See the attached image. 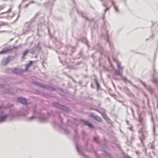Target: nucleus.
<instances>
[{
    "instance_id": "f257e3e1",
    "label": "nucleus",
    "mask_w": 158,
    "mask_h": 158,
    "mask_svg": "<svg viewBox=\"0 0 158 158\" xmlns=\"http://www.w3.org/2000/svg\"><path fill=\"white\" fill-rule=\"evenodd\" d=\"M33 115L31 117H27V119L28 121H31L34 120L36 118H38L39 120L42 122H46L49 117L51 115L50 112H48L47 113H43L41 111H38L37 110L34 108L33 111Z\"/></svg>"
},
{
    "instance_id": "f03ea898",
    "label": "nucleus",
    "mask_w": 158,
    "mask_h": 158,
    "mask_svg": "<svg viewBox=\"0 0 158 158\" xmlns=\"http://www.w3.org/2000/svg\"><path fill=\"white\" fill-rule=\"evenodd\" d=\"M138 121L139 123V125L142 127L139 131V137L141 142L143 143V140L145 139L147 136L146 124L143 118L141 117L140 115H139Z\"/></svg>"
},
{
    "instance_id": "7ed1b4c3",
    "label": "nucleus",
    "mask_w": 158,
    "mask_h": 158,
    "mask_svg": "<svg viewBox=\"0 0 158 158\" xmlns=\"http://www.w3.org/2000/svg\"><path fill=\"white\" fill-rule=\"evenodd\" d=\"M42 49V47L40 45V42L36 44H35L34 46L31 49L30 52L32 54H38L41 51Z\"/></svg>"
},
{
    "instance_id": "20e7f679",
    "label": "nucleus",
    "mask_w": 158,
    "mask_h": 158,
    "mask_svg": "<svg viewBox=\"0 0 158 158\" xmlns=\"http://www.w3.org/2000/svg\"><path fill=\"white\" fill-rule=\"evenodd\" d=\"M1 108L2 107L0 106V123L5 122L9 116L8 114L5 113V110H1Z\"/></svg>"
},
{
    "instance_id": "39448f33",
    "label": "nucleus",
    "mask_w": 158,
    "mask_h": 158,
    "mask_svg": "<svg viewBox=\"0 0 158 158\" xmlns=\"http://www.w3.org/2000/svg\"><path fill=\"white\" fill-rule=\"evenodd\" d=\"M52 105L57 108L64 111H68L69 110V109L68 107L64 105H61L58 102H54L52 103Z\"/></svg>"
},
{
    "instance_id": "423d86ee",
    "label": "nucleus",
    "mask_w": 158,
    "mask_h": 158,
    "mask_svg": "<svg viewBox=\"0 0 158 158\" xmlns=\"http://www.w3.org/2000/svg\"><path fill=\"white\" fill-rule=\"evenodd\" d=\"M19 47V46H13L11 47L3 49L0 51V54H7L10 53L12 52L13 49L18 48Z\"/></svg>"
},
{
    "instance_id": "0eeeda50",
    "label": "nucleus",
    "mask_w": 158,
    "mask_h": 158,
    "mask_svg": "<svg viewBox=\"0 0 158 158\" xmlns=\"http://www.w3.org/2000/svg\"><path fill=\"white\" fill-rule=\"evenodd\" d=\"M106 35H105V34L103 33H102V35L103 36L105 37L106 41L109 44L111 50H113L114 49V47L113 44L111 43L109 39L108 31H106Z\"/></svg>"
},
{
    "instance_id": "6e6552de",
    "label": "nucleus",
    "mask_w": 158,
    "mask_h": 158,
    "mask_svg": "<svg viewBox=\"0 0 158 158\" xmlns=\"http://www.w3.org/2000/svg\"><path fill=\"white\" fill-rule=\"evenodd\" d=\"M78 122L81 123V124L83 125H87L89 128L92 129H94V126L90 123L85 120L82 119H81L78 120Z\"/></svg>"
},
{
    "instance_id": "1a4fd4ad",
    "label": "nucleus",
    "mask_w": 158,
    "mask_h": 158,
    "mask_svg": "<svg viewBox=\"0 0 158 158\" xmlns=\"http://www.w3.org/2000/svg\"><path fill=\"white\" fill-rule=\"evenodd\" d=\"M140 81L143 85L148 91L150 92L151 94H154V90L153 88L149 85H147L145 82L141 80H140Z\"/></svg>"
},
{
    "instance_id": "9d476101",
    "label": "nucleus",
    "mask_w": 158,
    "mask_h": 158,
    "mask_svg": "<svg viewBox=\"0 0 158 158\" xmlns=\"http://www.w3.org/2000/svg\"><path fill=\"white\" fill-rule=\"evenodd\" d=\"M114 74L120 76L121 77L122 79L125 82L127 83V82H129V80H127V78L126 77L123 76L121 70H119V69H115V70Z\"/></svg>"
},
{
    "instance_id": "9b49d317",
    "label": "nucleus",
    "mask_w": 158,
    "mask_h": 158,
    "mask_svg": "<svg viewBox=\"0 0 158 158\" xmlns=\"http://www.w3.org/2000/svg\"><path fill=\"white\" fill-rule=\"evenodd\" d=\"M48 89L51 91L57 90L58 91V93L60 94H63V90L62 88H56L53 87L51 85H49V86L48 87Z\"/></svg>"
},
{
    "instance_id": "f8f14e48",
    "label": "nucleus",
    "mask_w": 158,
    "mask_h": 158,
    "mask_svg": "<svg viewBox=\"0 0 158 158\" xmlns=\"http://www.w3.org/2000/svg\"><path fill=\"white\" fill-rule=\"evenodd\" d=\"M8 114L9 116L11 118L18 116V110L15 109L11 110Z\"/></svg>"
},
{
    "instance_id": "ddd939ff",
    "label": "nucleus",
    "mask_w": 158,
    "mask_h": 158,
    "mask_svg": "<svg viewBox=\"0 0 158 158\" xmlns=\"http://www.w3.org/2000/svg\"><path fill=\"white\" fill-rule=\"evenodd\" d=\"M28 112L27 109L22 108L19 110H18L19 116H25Z\"/></svg>"
},
{
    "instance_id": "4468645a",
    "label": "nucleus",
    "mask_w": 158,
    "mask_h": 158,
    "mask_svg": "<svg viewBox=\"0 0 158 158\" xmlns=\"http://www.w3.org/2000/svg\"><path fill=\"white\" fill-rule=\"evenodd\" d=\"M18 101L23 105H27L28 104L27 99L24 98L19 97L17 98Z\"/></svg>"
},
{
    "instance_id": "2eb2a0df",
    "label": "nucleus",
    "mask_w": 158,
    "mask_h": 158,
    "mask_svg": "<svg viewBox=\"0 0 158 158\" xmlns=\"http://www.w3.org/2000/svg\"><path fill=\"white\" fill-rule=\"evenodd\" d=\"M24 70L22 69L15 68L11 69V72L15 74H20L24 72Z\"/></svg>"
},
{
    "instance_id": "dca6fc26",
    "label": "nucleus",
    "mask_w": 158,
    "mask_h": 158,
    "mask_svg": "<svg viewBox=\"0 0 158 158\" xmlns=\"http://www.w3.org/2000/svg\"><path fill=\"white\" fill-rule=\"evenodd\" d=\"M32 82L33 84H34L36 85L39 86L42 88H46L47 89L48 87L49 86L48 85H42L41 83H38L37 81H32Z\"/></svg>"
},
{
    "instance_id": "f3484780",
    "label": "nucleus",
    "mask_w": 158,
    "mask_h": 158,
    "mask_svg": "<svg viewBox=\"0 0 158 158\" xmlns=\"http://www.w3.org/2000/svg\"><path fill=\"white\" fill-rule=\"evenodd\" d=\"M96 110L99 112L102 115L103 118L107 121H109V118L107 117V116L105 114V113L103 112H102L98 109H96Z\"/></svg>"
},
{
    "instance_id": "a211bd4d",
    "label": "nucleus",
    "mask_w": 158,
    "mask_h": 158,
    "mask_svg": "<svg viewBox=\"0 0 158 158\" xmlns=\"http://www.w3.org/2000/svg\"><path fill=\"white\" fill-rule=\"evenodd\" d=\"M11 56H8L6 58H5L2 60V63L4 65H6L11 60Z\"/></svg>"
},
{
    "instance_id": "6ab92c4d",
    "label": "nucleus",
    "mask_w": 158,
    "mask_h": 158,
    "mask_svg": "<svg viewBox=\"0 0 158 158\" xmlns=\"http://www.w3.org/2000/svg\"><path fill=\"white\" fill-rule=\"evenodd\" d=\"M151 121L153 124V131L154 134L155 135L156 130V126L155 123V122L154 119L153 117L152 116Z\"/></svg>"
},
{
    "instance_id": "aec40b11",
    "label": "nucleus",
    "mask_w": 158,
    "mask_h": 158,
    "mask_svg": "<svg viewBox=\"0 0 158 158\" xmlns=\"http://www.w3.org/2000/svg\"><path fill=\"white\" fill-rule=\"evenodd\" d=\"M95 47L100 52L101 54H103V49L102 46L100 44H98Z\"/></svg>"
},
{
    "instance_id": "412c9836",
    "label": "nucleus",
    "mask_w": 158,
    "mask_h": 158,
    "mask_svg": "<svg viewBox=\"0 0 158 158\" xmlns=\"http://www.w3.org/2000/svg\"><path fill=\"white\" fill-rule=\"evenodd\" d=\"M112 3V4L113 6L114 9L115 10L118 12L119 11V9L118 7L115 5V2L113 0H109Z\"/></svg>"
},
{
    "instance_id": "4be33fe9",
    "label": "nucleus",
    "mask_w": 158,
    "mask_h": 158,
    "mask_svg": "<svg viewBox=\"0 0 158 158\" xmlns=\"http://www.w3.org/2000/svg\"><path fill=\"white\" fill-rule=\"evenodd\" d=\"M29 52V49H27L25 50L23 53L22 58L23 59H24L25 56H26L27 53Z\"/></svg>"
},
{
    "instance_id": "5701e85b",
    "label": "nucleus",
    "mask_w": 158,
    "mask_h": 158,
    "mask_svg": "<svg viewBox=\"0 0 158 158\" xmlns=\"http://www.w3.org/2000/svg\"><path fill=\"white\" fill-rule=\"evenodd\" d=\"M94 81L95 82L96 85L97 89H99L100 88V86L99 85V84L98 81L97 80V79L96 78H94Z\"/></svg>"
},
{
    "instance_id": "b1692460",
    "label": "nucleus",
    "mask_w": 158,
    "mask_h": 158,
    "mask_svg": "<svg viewBox=\"0 0 158 158\" xmlns=\"http://www.w3.org/2000/svg\"><path fill=\"white\" fill-rule=\"evenodd\" d=\"M30 26L28 25L27 27V28L26 29H24L23 31L22 34L23 35H25L27 34V32L28 31Z\"/></svg>"
},
{
    "instance_id": "393cba45",
    "label": "nucleus",
    "mask_w": 158,
    "mask_h": 158,
    "mask_svg": "<svg viewBox=\"0 0 158 158\" xmlns=\"http://www.w3.org/2000/svg\"><path fill=\"white\" fill-rule=\"evenodd\" d=\"M116 62H117V67H118V69L121 70V69H122L123 68L120 65L119 62L118 61V60H116Z\"/></svg>"
},
{
    "instance_id": "a878e982",
    "label": "nucleus",
    "mask_w": 158,
    "mask_h": 158,
    "mask_svg": "<svg viewBox=\"0 0 158 158\" xmlns=\"http://www.w3.org/2000/svg\"><path fill=\"white\" fill-rule=\"evenodd\" d=\"M33 63V61L32 60H30L29 63L27 64L26 66V69H27Z\"/></svg>"
},
{
    "instance_id": "bb28decb",
    "label": "nucleus",
    "mask_w": 158,
    "mask_h": 158,
    "mask_svg": "<svg viewBox=\"0 0 158 158\" xmlns=\"http://www.w3.org/2000/svg\"><path fill=\"white\" fill-rule=\"evenodd\" d=\"M4 25L9 26V24L8 22H3L2 23H0V27Z\"/></svg>"
},
{
    "instance_id": "cd10ccee",
    "label": "nucleus",
    "mask_w": 158,
    "mask_h": 158,
    "mask_svg": "<svg viewBox=\"0 0 158 158\" xmlns=\"http://www.w3.org/2000/svg\"><path fill=\"white\" fill-rule=\"evenodd\" d=\"M80 14H81V15L82 16V17L85 18L86 20H89V18H88V17L86 16H85L84 14L82 12H80Z\"/></svg>"
},
{
    "instance_id": "c85d7f7f",
    "label": "nucleus",
    "mask_w": 158,
    "mask_h": 158,
    "mask_svg": "<svg viewBox=\"0 0 158 158\" xmlns=\"http://www.w3.org/2000/svg\"><path fill=\"white\" fill-rule=\"evenodd\" d=\"M93 118H94V119L98 121L99 122H101V119L99 118V117L97 115H95V116Z\"/></svg>"
},
{
    "instance_id": "c756f323",
    "label": "nucleus",
    "mask_w": 158,
    "mask_h": 158,
    "mask_svg": "<svg viewBox=\"0 0 158 158\" xmlns=\"http://www.w3.org/2000/svg\"><path fill=\"white\" fill-rule=\"evenodd\" d=\"M63 130L65 134H68L69 133L70 131L69 130L67 129L64 128L63 129Z\"/></svg>"
},
{
    "instance_id": "7c9ffc66",
    "label": "nucleus",
    "mask_w": 158,
    "mask_h": 158,
    "mask_svg": "<svg viewBox=\"0 0 158 158\" xmlns=\"http://www.w3.org/2000/svg\"><path fill=\"white\" fill-rule=\"evenodd\" d=\"M3 93L12 94L13 93V92L12 91L10 90H6V91H4Z\"/></svg>"
},
{
    "instance_id": "2f4dec72",
    "label": "nucleus",
    "mask_w": 158,
    "mask_h": 158,
    "mask_svg": "<svg viewBox=\"0 0 158 158\" xmlns=\"http://www.w3.org/2000/svg\"><path fill=\"white\" fill-rule=\"evenodd\" d=\"M81 134L83 136V139L84 140H85V137L86 136L85 133L84 131H81Z\"/></svg>"
},
{
    "instance_id": "473e14b6",
    "label": "nucleus",
    "mask_w": 158,
    "mask_h": 158,
    "mask_svg": "<svg viewBox=\"0 0 158 158\" xmlns=\"http://www.w3.org/2000/svg\"><path fill=\"white\" fill-rule=\"evenodd\" d=\"M148 146L150 147V148L152 149H153L155 148L154 146L151 143H150L148 144Z\"/></svg>"
},
{
    "instance_id": "72a5a7b5",
    "label": "nucleus",
    "mask_w": 158,
    "mask_h": 158,
    "mask_svg": "<svg viewBox=\"0 0 158 158\" xmlns=\"http://www.w3.org/2000/svg\"><path fill=\"white\" fill-rule=\"evenodd\" d=\"M39 14V13H37L35 15V16H34V17L31 20V22H33L35 21V18Z\"/></svg>"
},
{
    "instance_id": "f704fd0d",
    "label": "nucleus",
    "mask_w": 158,
    "mask_h": 158,
    "mask_svg": "<svg viewBox=\"0 0 158 158\" xmlns=\"http://www.w3.org/2000/svg\"><path fill=\"white\" fill-rule=\"evenodd\" d=\"M44 96L47 98H48L50 97V94L47 93H45L44 94Z\"/></svg>"
},
{
    "instance_id": "c9c22d12",
    "label": "nucleus",
    "mask_w": 158,
    "mask_h": 158,
    "mask_svg": "<svg viewBox=\"0 0 158 158\" xmlns=\"http://www.w3.org/2000/svg\"><path fill=\"white\" fill-rule=\"evenodd\" d=\"M94 140L96 142H98V138L97 137H94Z\"/></svg>"
},
{
    "instance_id": "e433bc0d",
    "label": "nucleus",
    "mask_w": 158,
    "mask_h": 158,
    "mask_svg": "<svg viewBox=\"0 0 158 158\" xmlns=\"http://www.w3.org/2000/svg\"><path fill=\"white\" fill-rule=\"evenodd\" d=\"M34 3V1L33 0L29 2V3L26 4L25 6L27 7L31 3Z\"/></svg>"
},
{
    "instance_id": "4c0bfd02",
    "label": "nucleus",
    "mask_w": 158,
    "mask_h": 158,
    "mask_svg": "<svg viewBox=\"0 0 158 158\" xmlns=\"http://www.w3.org/2000/svg\"><path fill=\"white\" fill-rule=\"evenodd\" d=\"M5 5L3 4L0 6V10L1 9H2L4 8L5 7Z\"/></svg>"
},
{
    "instance_id": "58836bf2",
    "label": "nucleus",
    "mask_w": 158,
    "mask_h": 158,
    "mask_svg": "<svg viewBox=\"0 0 158 158\" xmlns=\"http://www.w3.org/2000/svg\"><path fill=\"white\" fill-rule=\"evenodd\" d=\"M53 124L54 126L56 127V126L58 125V124L55 121H54L53 122Z\"/></svg>"
},
{
    "instance_id": "ea45409f",
    "label": "nucleus",
    "mask_w": 158,
    "mask_h": 158,
    "mask_svg": "<svg viewBox=\"0 0 158 158\" xmlns=\"http://www.w3.org/2000/svg\"><path fill=\"white\" fill-rule=\"evenodd\" d=\"M75 50L76 49H75V48L71 50L72 52L70 53V55L71 56L72 55L73 53L75 51Z\"/></svg>"
},
{
    "instance_id": "a19ab883",
    "label": "nucleus",
    "mask_w": 158,
    "mask_h": 158,
    "mask_svg": "<svg viewBox=\"0 0 158 158\" xmlns=\"http://www.w3.org/2000/svg\"><path fill=\"white\" fill-rule=\"evenodd\" d=\"M109 8L107 7L105 9V10H104V16H103V19H104V18H105L104 14L106 13V12L109 9Z\"/></svg>"
},
{
    "instance_id": "79ce46f5",
    "label": "nucleus",
    "mask_w": 158,
    "mask_h": 158,
    "mask_svg": "<svg viewBox=\"0 0 158 158\" xmlns=\"http://www.w3.org/2000/svg\"><path fill=\"white\" fill-rule=\"evenodd\" d=\"M12 7H11V8H10V9L8 10L7 11H6V12L7 13H9L11 11V10H12Z\"/></svg>"
},
{
    "instance_id": "37998d69",
    "label": "nucleus",
    "mask_w": 158,
    "mask_h": 158,
    "mask_svg": "<svg viewBox=\"0 0 158 158\" xmlns=\"http://www.w3.org/2000/svg\"><path fill=\"white\" fill-rule=\"evenodd\" d=\"M106 155L107 156H108L110 158H111V156H110V155L108 153H106Z\"/></svg>"
},
{
    "instance_id": "c03bdc74",
    "label": "nucleus",
    "mask_w": 158,
    "mask_h": 158,
    "mask_svg": "<svg viewBox=\"0 0 158 158\" xmlns=\"http://www.w3.org/2000/svg\"><path fill=\"white\" fill-rule=\"evenodd\" d=\"M94 151L96 156L97 157H99V155L96 153V151Z\"/></svg>"
},
{
    "instance_id": "a18cd8bd",
    "label": "nucleus",
    "mask_w": 158,
    "mask_h": 158,
    "mask_svg": "<svg viewBox=\"0 0 158 158\" xmlns=\"http://www.w3.org/2000/svg\"><path fill=\"white\" fill-rule=\"evenodd\" d=\"M4 87V84H0V87Z\"/></svg>"
},
{
    "instance_id": "49530a36",
    "label": "nucleus",
    "mask_w": 158,
    "mask_h": 158,
    "mask_svg": "<svg viewBox=\"0 0 158 158\" xmlns=\"http://www.w3.org/2000/svg\"><path fill=\"white\" fill-rule=\"evenodd\" d=\"M95 115H94V114L93 113H92L90 114V116L91 117H92V118H93L95 116Z\"/></svg>"
},
{
    "instance_id": "de8ad7c7",
    "label": "nucleus",
    "mask_w": 158,
    "mask_h": 158,
    "mask_svg": "<svg viewBox=\"0 0 158 158\" xmlns=\"http://www.w3.org/2000/svg\"><path fill=\"white\" fill-rule=\"evenodd\" d=\"M124 158H131L129 156H125L124 157Z\"/></svg>"
},
{
    "instance_id": "09e8293b",
    "label": "nucleus",
    "mask_w": 158,
    "mask_h": 158,
    "mask_svg": "<svg viewBox=\"0 0 158 158\" xmlns=\"http://www.w3.org/2000/svg\"><path fill=\"white\" fill-rule=\"evenodd\" d=\"M61 53L63 55H66L67 54V53L66 52H61Z\"/></svg>"
},
{
    "instance_id": "8fccbe9b",
    "label": "nucleus",
    "mask_w": 158,
    "mask_h": 158,
    "mask_svg": "<svg viewBox=\"0 0 158 158\" xmlns=\"http://www.w3.org/2000/svg\"><path fill=\"white\" fill-rule=\"evenodd\" d=\"M59 118L60 120V121H61V123H63V121H62V120H63L62 118H61L60 116H59Z\"/></svg>"
},
{
    "instance_id": "3c124183",
    "label": "nucleus",
    "mask_w": 158,
    "mask_h": 158,
    "mask_svg": "<svg viewBox=\"0 0 158 158\" xmlns=\"http://www.w3.org/2000/svg\"><path fill=\"white\" fill-rule=\"evenodd\" d=\"M135 106L137 107V110L138 109V108H139V105H138V104H137V103H136V104H135Z\"/></svg>"
},
{
    "instance_id": "603ef678",
    "label": "nucleus",
    "mask_w": 158,
    "mask_h": 158,
    "mask_svg": "<svg viewBox=\"0 0 158 158\" xmlns=\"http://www.w3.org/2000/svg\"><path fill=\"white\" fill-rule=\"evenodd\" d=\"M134 139V137L133 135H132L131 137V141H132Z\"/></svg>"
},
{
    "instance_id": "864d4df0",
    "label": "nucleus",
    "mask_w": 158,
    "mask_h": 158,
    "mask_svg": "<svg viewBox=\"0 0 158 158\" xmlns=\"http://www.w3.org/2000/svg\"><path fill=\"white\" fill-rule=\"evenodd\" d=\"M102 5H103V6H104L105 7L106 6V4H105V3H102Z\"/></svg>"
},
{
    "instance_id": "5fc2aeb1",
    "label": "nucleus",
    "mask_w": 158,
    "mask_h": 158,
    "mask_svg": "<svg viewBox=\"0 0 158 158\" xmlns=\"http://www.w3.org/2000/svg\"><path fill=\"white\" fill-rule=\"evenodd\" d=\"M85 44L88 46V42L86 41H85Z\"/></svg>"
},
{
    "instance_id": "6e6d98bb",
    "label": "nucleus",
    "mask_w": 158,
    "mask_h": 158,
    "mask_svg": "<svg viewBox=\"0 0 158 158\" xmlns=\"http://www.w3.org/2000/svg\"><path fill=\"white\" fill-rule=\"evenodd\" d=\"M88 142H85V145H86V146H88Z\"/></svg>"
},
{
    "instance_id": "4d7b16f0",
    "label": "nucleus",
    "mask_w": 158,
    "mask_h": 158,
    "mask_svg": "<svg viewBox=\"0 0 158 158\" xmlns=\"http://www.w3.org/2000/svg\"><path fill=\"white\" fill-rule=\"evenodd\" d=\"M131 110L132 112V114H133V109L132 108H131Z\"/></svg>"
},
{
    "instance_id": "13d9d810",
    "label": "nucleus",
    "mask_w": 158,
    "mask_h": 158,
    "mask_svg": "<svg viewBox=\"0 0 158 158\" xmlns=\"http://www.w3.org/2000/svg\"><path fill=\"white\" fill-rule=\"evenodd\" d=\"M129 129L131 130V131H132V128L131 127H129Z\"/></svg>"
},
{
    "instance_id": "bf43d9fd",
    "label": "nucleus",
    "mask_w": 158,
    "mask_h": 158,
    "mask_svg": "<svg viewBox=\"0 0 158 158\" xmlns=\"http://www.w3.org/2000/svg\"><path fill=\"white\" fill-rule=\"evenodd\" d=\"M27 1V0H23L22 1V2H25V1Z\"/></svg>"
},
{
    "instance_id": "052dcab7",
    "label": "nucleus",
    "mask_w": 158,
    "mask_h": 158,
    "mask_svg": "<svg viewBox=\"0 0 158 158\" xmlns=\"http://www.w3.org/2000/svg\"><path fill=\"white\" fill-rule=\"evenodd\" d=\"M48 31L49 33V34H50V30L49 29H48Z\"/></svg>"
},
{
    "instance_id": "680f3d73",
    "label": "nucleus",
    "mask_w": 158,
    "mask_h": 158,
    "mask_svg": "<svg viewBox=\"0 0 158 158\" xmlns=\"http://www.w3.org/2000/svg\"><path fill=\"white\" fill-rule=\"evenodd\" d=\"M20 16V15H19L18 16V18H17V19H18L19 18V17Z\"/></svg>"
},
{
    "instance_id": "e2e57ef3",
    "label": "nucleus",
    "mask_w": 158,
    "mask_h": 158,
    "mask_svg": "<svg viewBox=\"0 0 158 158\" xmlns=\"http://www.w3.org/2000/svg\"><path fill=\"white\" fill-rule=\"evenodd\" d=\"M127 123L128 124V121H127Z\"/></svg>"
},
{
    "instance_id": "0e129e2a",
    "label": "nucleus",
    "mask_w": 158,
    "mask_h": 158,
    "mask_svg": "<svg viewBox=\"0 0 158 158\" xmlns=\"http://www.w3.org/2000/svg\"><path fill=\"white\" fill-rule=\"evenodd\" d=\"M4 31H0V32H1Z\"/></svg>"
},
{
    "instance_id": "69168bd1",
    "label": "nucleus",
    "mask_w": 158,
    "mask_h": 158,
    "mask_svg": "<svg viewBox=\"0 0 158 158\" xmlns=\"http://www.w3.org/2000/svg\"><path fill=\"white\" fill-rule=\"evenodd\" d=\"M77 12H78V13H79V11L77 10Z\"/></svg>"
},
{
    "instance_id": "338daca9",
    "label": "nucleus",
    "mask_w": 158,
    "mask_h": 158,
    "mask_svg": "<svg viewBox=\"0 0 158 158\" xmlns=\"http://www.w3.org/2000/svg\"><path fill=\"white\" fill-rule=\"evenodd\" d=\"M100 1H103V0H100Z\"/></svg>"
},
{
    "instance_id": "774afa93",
    "label": "nucleus",
    "mask_w": 158,
    "mask_h": 158,
    "mask_svg": "<svg viewBox=\"0 0 158 158\" xmlns=\"http://www.w3.org/2000/svg\"><path fill=\"white\" fill-rule=\"evenodd\" d=\"M20 6H21V5H20L19 6V7H20Z\"/></svg>"
}]
</instances>
